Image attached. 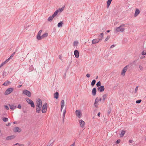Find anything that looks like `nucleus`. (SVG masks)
I'll list each match as a JSON object with an SVG mask.
<instances>
[{
	"instance_id": "nucleus-27",
	"label": "nucleus",
	"mask_w": 146,
	"mask_h": 146,
	"mask_svg": "<svg viewBox=\"0 0 146 146\" xmlns=\"http://www.w3.org/2000/svg\"><path fill=\"white\" fill-rule=\"evenodd\" d=\"M104 33H102L100 34V35H99V37L100 38L101 40H102L104 38Z\"/></svg>"
},
{
	"instance_id": "nucleus-33",
	"label": "nucleus",
	"mask_w": 146,
	"mask_h": 146,
	"mask_svg": "<svg viewBox=\"0 0 146 146\" xmlns=\"http://www.w3.org/2000/svg\"><path fill=\"white\" fill-rule=\"evenodd\" d=\"M2 119L4 122H5L7 121L8 120V119L7 118L3 117L2 118Z\"/></svg>"
},
{
	"instance_id": "nucleus-18",
	"label": "nucleus",
	"mask_w": 146,
	"mask_h": 146,
	"mask_svg": "<svg viewBox=\"0 0 146 146\" xmlns=\"http://www.w3.org/2000/svg\"><path fill=\"white\" fill-rule=\"evenodd\" d=\"M15 136L14 135H11L7 137L6 138L7 140H11L15 138Z\"/></svg>"
},
{
	"instance_id": "nucleus-54",
	"label": "nucleus",
	"mask_w": 146,
	"mask_h": 146,
	"mask_svg": "<svg viewBox=\"0 0 146 146\" xmlns=\"http://www.w3.org/2000/svg\"><path fill=\"white\" fill-rule=\"evenodd\" d=\"M100 112L98 113L97 115L99 117L100 116Z\"/></svg>"
},
{
	"instance_id": "nucleus-62",
	"label": "nucleus",
	"mask_w": 146,
	"mask_h": 146,
	"mask_svg": "<svg viewBox=\"0 0 146 146\" xmlns=\"http://www.w3.org/2000/svg\"><path fill=\"white\" fill-rule=\"evenodd\" d=\"M99 101H101L102 100V98H100L99 100H98Z\"/></svg>"
},
{
	"instance_id": "nucleus-11",
	"label": "nucleus",
	"mask_w": 146,
	"mask_h": 146,
	"mask_svg": "<svg viewBox=\"0 0 146 146\" xmlns=\"http://www.w3.org/2000/svg\"><path fill=\"white\" fill-rule=\"evenodd\" d=\"M128 65H127L125 66L123 69L122 70V71L121 73V74L123 75H125V73L126 71L127 70V66H128Z\"/></svg>"
},
{
	"instance_id": "nucleus-31",
	"label": "nucleus",
	"mask_w": 146,
	"mask_h": 146,
	"mask_svg": "<svg viewBox=\"0 0 146 146\" xmlns=\"http://www.w3.org/2000/svg\"><path fill=\"white\" fill-rule=\"evenodd\" d=\"M63 24V23L62 21H60L58 23L57 26L59 27H60L62 26Z\"/></svg>"
},
{
	"instance_id": "nucleus-7",
	"label": "nucleus",
	"mask_w": 146,
	"mask_h": 146,
	"mask_svg": "<svg viewBox=\"0 0 146 146\" xmlns=\"http://www.w3.org/2000/svg\"><path fill=\"white\" fill-rule=\"evenodd\" d=\"M125 28H121L120 26L116 27L115 29V31L116 33L119 32H123L125 30Z\"/></svg>"
},
{
	"instance_id": "nucleus-51",
	"label": "nucleus",
	"mask_w": 146,
	"mask_h": 146,
	"mask_svg": "<svg viewBox=\"0 0 146 146\" xmlns=\"http://www.w3.org/2000/svg\"><path fill=\"white\" fill-rule=\"evenodd\" d=\"M115 46V45L113 44L111 45L110 47V48H113Z\"/></svg>"
},
{
	"instance_id": "nucleus-14",
	"label": "nucleus",
	"mask_w": 146,
	"mask_h": 146,
	"mask_svg": "<svg viewBox=\"0 0 146 146\" xmlns=\"http://www.w3.org/2000/svg\"><path fill=\"white\" fill-rule=\"evenodd\" d=\"M13 131H14L15 132H20L21 131V129L19 127H16L14 128Z\"/></svg>"
},
{
	"instance_id": "nucleus-50",
	"label": "nucleus",
	"mask_w": 146,
	"mask_h": 146,
	"mask_svg": "<svg viewBox=\"0 0 146 146\" xmlns=\"http://www.w3.org/2000/svg\"><path fill=\"white\" fill-rule=\"evenodd\" d=\"M139 68L141 70H143V67L141 65H139Z\"/></svg>"
},
{
	"instance_id": "nucleus-23",
	"label": "nucleus",
	"mask_w": 146,
	"mask_h": 146,
	"mask_svg": "<svg viewBox=\"0 0 146 146\" xmlns=\"http://www.w3.org/2000/svg\"><path fill=\"white\" fill-rule=\"evenodd\" d=\"M59 93L58 92H56L54 94V98L56 99H58V98Z\"/></svg>"
},
{
	"instance_id": "nucleus-36",
	"label": "nucleus",
	"mask_w": 146,
	"mask_h": 146,
	"mask_svg": "<svg viewBox=\"0 0 146 146\" xmlns=\"http://www.w3.org/2000/svg\"><path fill=\"white\" fill-rule=\"evenodd\" d=\"M66 112V110L65 109L63 111V115H62V118H64L65 117V114Z\"/></svg>"
},
{
	"instance_id": "nucleus-60",
	"label": "nucleus",
	"mask_w": 146,
	"mask_h": 146,
	"mask_svg": "<svg viewBox=\"0 0 146 146\" xmlns=\"http://www.w3.org/2000/svg\"><path fill=\"white\" fill-rule=\"evenodd\" d=\"M110 30H107V31H106V32L107 33H109V32H110Z\"/></svg>"
},
{
	"instance_id": "nucleus-24",
	"label": "nucleus",
	"mask_w": 146,
	"mask_h": 146,
	"mask_svg": "<svg viewBox=\"0 0 146 146\" xmlns=\"http://www.w3.org/2000/svg\"><path fill=\"white\" fill-rule=\"evenodd\" d=\"M98 102L99 100L98 99V98H96L95 99V102L94 104V106L96 108L98 106L96 105V104L98 103Z\"/></svg>"
},
{
	"instance_id": "nucleus-12",
	"label": "nucleus",
	"mask_w": 146,
	"mask_h": 146,
	"mask_svg": "<svg viewBox=\"0 0 146 146\" xmlns=\"http://www.w3.org/2000/svg\"><path fill=\"white\" fill-rule=\"evenodd\" d=\"M42 30H41L39 31L38 32V34L37 35V38L38 40H41V36L40 35L42 32Z\"/></svg>"
},
{
	"instance_id": "nucleus-40",
	"label": "nucleus",
	"mask_w": 146,
	"mask_h": 146,
	"mask_svg": "<svg viewBox=\"0 0 146 146\" xmlns=\"http://www.w3.org/2000/svg\"><path fill=\"white\" fill-rule=\"evenodd\" d=\"M33 69V65L29 67V70L30 71H32Z\"/></svg>"
},
{
	"instance_id": "nucleus-56",
	"label": "nucleus",
	"mask_w": 146,
	"mask_h": 146,
	"mask_svg": "<svg viewBox=\"0 0 146 146\" xmlns=\"http://www.w3.org/2000/svg\"><path fill=\"white\" fill-rule=\"evenodd\" d=\"M20 145V144H19V143H16L15 144L13 145L15 146V145Z\"/></svg>"
},
{
	"instance_id": "nucleus-32",
	"label": "nucleus",
	"mask_w": 146,
	"mask_h": 146,
	"mask_svg": "<svg viewBox=\"0 0 146 146\" xmlns=\"http://www.w3.org/2000/svg\"><path fill=\"white\" fill-rule=\"evenodd\" d=\"M96 82V80H93L92 81L91 83V85L92 86H93L95 85Z\"/></svg>"
},
{
	"instance_id": "nucleus-63",
	"label": "nucleus",
	"mask_w": 146,
	"mask_h": 146,
	"mask_svg": "<svg viewBox=\"0 0 146 146\" xmlns=\"http://www.w3.org/2000/svg\"><path fill=\"white\" fill-rule=\"evenodd\" d=\"M98 78V76H97L96 78V79H97Z\"/></svg>"
},
{
	"instance_id": "nucleus-22",
	"label": "nucleus",
	"mask_w": 146,
	"mask_h": 146,
	"mask_svg": "<svg viewBox=\"0 0 146 146\" xmlns=\"http://www.w3.org/2000/svg\"><path fill=\"white\" fill-rule=\"evenodd\" d=\"M9 61V59H6L5 61L4 62H3L0 65V68L3 66V65H5V64H6L7 62H8Z\"/></svg>"
},
{
	"instance_id": "nucleus-5",
	"label": "nucleus",
	"mask_w": 146,
	"mask_h": 146,
	"mask_svg": "<svg viewBox=\"0 0 146 146\" xmlns=\"http://www.w3.org/2000/svg\"><path fill=\"white\" fill-rule=\"evenodd\" d=\"M23 94L27 95L29 97H30L31 96V92L27 90H24L23 91Z\"/></svg>"
},
{
	"instance_id": "nucleus-37",
	"label": "nucleus",
	"mask_w": 146,
	"mask_h": 146,
	"mask_svg": "<svg viewBox=\"0 0 146 146\" xmlns=\"http://www.w3.org/2000/svg\"><path fill=\"white\" fill-rule=\"evenodd\" d=\"M6 72L5 71H3V72L2 76L3 77L6 75Z\"/></svg>"
},
{
	"instance_id": "nucleus-64",
	"label": "nucleus",
	"mask_w": 146,
	"mask_h": 146,
	"mask_svg": "<svg viewBox=\"0 0 146 146\" xmlns=\"http://www.w3.org/2000/svg\"><path fill=\"white\" fill-rule=\"evenodd\" d=\"M23 111L24 113H26L27 112V111H26L23 110Z\"/></svg>"
},
{
	"instance_id": "nucleus-9",
	"label": "nucleus",
	"mask_w": 146,
	"mask_h": 146,
	"mask_svg": "<svg viewBox=\"0 0 146 146\" xmlns=\"http://www.w3.org/2000/svg\"><path fill=\"white\" fill-rule=\"evenodd\" d=\"M79 123L81 127L83 128L85 126V123L82 119H80L79 120Z\"/></svg>"
},
{
	"instance_id": "nucleus-52",
	"label": "nucleus",
	"mask_w": 146,
	"mask_h": 146,
	"mask_svg": "<svg viewBox=\"0 0 146 146\" xmlns=\"http://www.w3.org/2000/svg\"><path fill=\"white\" fill-rule=\"evenodd\" d=\"M133 140H130L129 141V142L130 143H131L133 142Z\"/></svg>"
},
{
	"instance_id": "nucleus-59",
	"label": "nucleus",
	"mask_w": 146,
	"mask_h": 146,
	"mask_svg": "<svg viewBox=\"0 0 146 146\" xmlns=\"http://www.w3.org/2000/svg\"><path fill=\"white\" fill-rule=\"evenodd\" d=\"M22 86V85H19L18 86H17V88H20V87H21Z\"/></svg>"
},
{
	"instance_id": "nucleus-41",
	"label": "nucleus",
	"mask_w": 146,
	"mask_h": 146,
	"mask_svg": "<svg viewBox=\"0 0 146 146\" xmlns=\"http://www.w3.org/2000/svg\"><path fill=\"white\" fill-rule=\"evenodd\" d=\"M141 100H138L137 101H136V103L137 104H139L141 102Z\"/></svg>"
},
{
	"instance_id": "nucleus-58",
	"label": "nucleus",
	"mask_w": 146,
	"mask_h": 146,
	"mask_svg": "<svg viewBox=\"0 0 146 146\" xmlns=\"http://www.w3.org/2000/svg\"><path fill=\"white\" fill-rule=\"evenodd\" d=\"M62 56L61 55H59V57L60 59H61L62 58Z\"/></svg>"
},
{
	"instance_id": "nucleus-13",
	"label": "nucleus",
	"mask_w": 146,
	"mask_h": 146,
	"mask_svg": "<svg viewBox=\"0 0 146 146\" xmlns=\"http://www.w3.org/2000/svg\"><path fill=\"white\" fill-rule=\"evenodd\" d=\"M74 55L76 58H78L79 56V53L77 50H76L74 51Z\"/></svg>"
},
{
	"instance_id": "nucleus-30",
	"label": "nucleus",
	"mask_w": 146,
	"mask_h": 146,
	"mask_svg": "<svg viewBox=\"0 0 146 146\" xmlns=\"http://www.w3.org/2000/svg\"><path fill=\"white\" fill-rule=\"evenodd\" d=\"M54 18V17H53L52 16H50L48 18L47 20L48 21L51 22L52 21Z\"/></svg>"
},
{
	"instance_id": "nucleus-34",
	"label": "nucleus",
	"mask_w": 146,
	"mask_h": 146,
	"mask_svg": "<svg viewBox=\"0 0 146 146\" xmlns=\"http://www.w3.org/2000/svg\"><path fill=\"white\" fill-rule=\"evenodd\" d=\"M107 96L108 94H105L103 95L102 97L103 101H104L105 99H106V97Z\"/></svg>"
},
{
	"instance_id": "nucleus-6",
	"label": "nucleus",
	"mask_w": 146,
	"mask_h": 146,
	"mask_svg": "<svg viewBox=\"0 0 146 146\" xmlns=\"http://www.w3.org/2000/svg\"><path fill=\"white\" fill-rule=\"evenodd\" d=\"M76 116L79 118H80L82 116V113L80 110H77L75 111Z\"/></svg>"
},
{
	"instance_id": "nucleus-1",
	"label": "nucleus",
	"mask_w": 146,
	"mask_h": 146,
	"mask_svg": "<svg viewBox=\"0 0 146 146\" xmlns=\"http://www.w3.org/2000/svg\"><path fill=\"white\" fill-rule=\"evenodd\" d=\"M42 102L41 100L38 98L36 101V112L39 113L40 112L41 109Z\"/></svg>"
},
{
	"instance_id": "nucleus-49",
	"label": "nucleus",
	"mask_w": 146,
	"mask_h": 146,
	"mask_svg": "<svg viewBox=\"0 0 146 146\" xmlns=\"http://www.w3.org/2000/svg\"><path fill=\"white\" fill-rule=\"evenodd\" d=\"M121 28L123 27H124L125 26V24H122V25H121L120 26H119Z\"/></svg>"
},
{
	"instance_id": "nucleus-38",
	"label": "nucleus",
	"mask_w": 146,
	"mask_h": 146,
	"mask_svg": "<svg viewBox=\"0 0 146 146\" xmlns=\"http://www.w3.org/2000/svg\"><path fill=\"white\" fill-rule=\"evenodd\" d=\"M78 42L77 41H74L73 43L74 45L75 46L78 45Z\"/></svg>"
},
{
	"instance_id": "nucleus-44",
	"label": "nucleus",
	"mask_w": 146,
	"mask_h": 146,
	"mask_svg": "<svg viewBox=\"0 0 146 146\" xmlns=\"http://www.w3.org/2000/svg\"><path fill=\"white\" fill-rule=\"evenodd\" d=\"M4 107L7 110H9V108L8 106L5 105L4 106Z\"/></svg>"
},
{
	"instance_id": "nucleus-8",
	"label": "nucleus",
	"mask_w": 146,
	"mask_h": 146,
	"mask_svg": "<svg viewBox=\"0 0 146 146\" xmlns=\"http://www.w3.org/2000/svg\"><path fill=\"white\" fill-rule=\"evenodd\" d=\"M102 40L101 39L99 38H96L93 39L92 40V43L93 44H95L98 43L100 41Z\"/></svg>"
},
{
	"instance_id": "nucleus-48",
	"label": "nucleus",
	"mask_w": 146,
	"mask_h": 146,
	"mask_svg": "<svg viewBox=\"0 0 146 146\" xmlns=\"http://www.w3.org/2000/svg\"><path fill=\"white\" fill-rule=\"evenodd\" d=\"M142 55H146V52H145L144 51H143L142 52Z\"/></svg>"
},
{
	"instance_id": "nucleus-28",
	"label": "nucleus",
	"mask_w": 146,
	"mask_h": 146,
	"mask_svg": "<svg viewBox=\"0 0 146 146\" xmlns=\"http://www.w3.org/2000/svg\"><path fill=\"white\" fill-rule=\"evenodd\" d=\"M125 131L124 130H122L120 134V136L121 137H123L125 133Z\"/></svg>"
},
{
	"instance_id": "nucleus-47",
	"label": "nucleus",
	"mask_w": 146,
	"mask_h": 146,
	"mask_svg": "<svg viewBox=\"0 0 146 146\" xmlns=\"http://www.w3.org/2000/svg\"><path fill=\"white\" fill-rule=\"evenodd\" d=\"M120 142V140L119 139L117 140L116 141V143L117 144H118Z\"/></svg>"
},
{
	"instance_id": "nucleus-39",
	"label": "nucleus",
	"mask_w": 146,
	"mask_h": 146,
	"mask_svg": "<svg viewBox=\"0 0 146 146\" xmlns=\"http://www.w3.org/2000/svg\"><path fill=\"white\" fill-rule=\"evenodd\" d=\"M64 7H62L61 8H59V10H58L60 12H61L64 10Z\"/></svg>"
},
{
	"instance_id": "nucleus-57",
	"label": "nucleus",
	"mask_w": 146,
	"mask_h": 146,
	"mask_svg": "<svg viewBox=\"0 0 146 146\" xmlns=\"http://www.w3.org/2000/svg\"><path fill=\"white\" fill-rule=\"evenodd\" d=\"M53 142L51 143L49 145V146H52L53 144Z\"/></svg>"
},
{
	"instance_id": "nucleus-29",
	"label": "nucleus",
	"mask_w": 146,
	"mask_h": 146,
	"mask_svg": "<svg viewBox=\"0 0 146 146\" xmlns=\"http://www.w3.org/2000/svg\"><path fill=\"white\" fill-rule=\"evenodd\" d=\"M17 51V49H16V50H15V52H13L12 54L11 55V56H10V57L8 59H9V60L15 54V53H16V52Z\"/></svg>"
},
{
	"instance_id": "nucleus-21",
	"label": "nucleus",
	"mask_w": 146,
	"mask_h": 146,
	"mask_svg": "<svg viewBox=\"0 0 146 146\" xmlns=\"http://www.w3.org/2000/svg\"><path fill=\"white\" fill-rule=\"evenodd\" d=\"M10 82L8 80L6 81L3 84V85L4 86H7L9 84H10Z\"/></svg>"
},
{
	"instance_id": "nucleus-25",
	"label": "nucleus",
	"mask_w": 146,
	"mask_h": 146,
	"mask_svg": "<svg viewBox=\"0 0 146 146\" xmlns=\"http://www.w3.org/2000/svg\"><path fill=\"white\" fill-rule=\"evenodd\" d=\"M112 0H108L107 1V7L108 8Z\"/></svg>"
},
{
	"instance_id": "nucleus-26",
	"label": "nucleus",
	"mask_w": 146,
	"mask_h": 146,
	"mask_svg": "<svg viewBox=\"0 0 146 146\" xmlns=\"http://www.w3.org/2000/svg\"><path fill=\"white\" fill-rule=\"evenodd\" d=\"M59 12V11L58 10H56L54 13V14L52 15V16L53 17H55L58 14Z\"/></svg>"
},
{
	"instance_id": "nucleus-10",
	"label": "nucleus",
	"mask_w": 146,
	"mask_h": 146,
	"mask_svg": "<svg viewBox=\"0 0 146 146\" xmlns=\"http://www.w3.org/2000/svg\"><path fill=\"white\" fill-rule=\"evenodd\" d=\"M97 90L100 92H103L105 90L104 87V86H101L97 88Z\"/></svg>"
},
{
	"instance_id": "nucleus-19",
	"label": "nucleus",
	"mask_w": 146,
	"mask_h": 146,
	"mask_svg": "<svg viewBox=\"0 0 146 146\" xmlns=\"http://www.w3.org/2000/svg\"><path fill=\"white\" fill-rule=\"evenodd\" d=\"M96 88H93L92 92V94L93 96H95L96 95Z\"/></svg>"
},
{
	"instance_id": "nucleus-53",
	"label": "nucleus",
	"mask_w": 146,
	"mask_h": 146,
	"mask_svg": "<svg viewBox=\"0 0 146 146\" xmlns=\"http://www.w3.org/2000/svg\"><path fill=\"white\" fill-rule=\"evenodd\" d=\"M11 125V123H8L7 124H6L7 126H9Z\"/></svg>"
},
{
	"instance_id": "nucleus-46",
	"label": "nucleus",
	"mask_w": 146,
	"mask_h": 146,
	"mask_svg": "<svg viewBox=\"0 0 146 146\" xmlns=\"http://www.w3.org/2000/svg\"><path fill=\"white\" fill-rule=\"evenodd\" d=\"M17 108L19 109H21V106L20 104H19Z\"/></svg>"
},
{
	"instance_id": "nucleus-15",
	"label": "nucleus",
	"mask_w": 146,
	"mask_h": 146,
	"mask_svg": "<svg viewBox=\"0 0 146 146\" xmlns=\"http://www.w3.org/2000/svg\"><path fill=\"white\" fill-rule=\"evenodd\" d=\"M140 11L139 10L137 9H136L135 11V12L134 16L135 17H137L140 13Z\"/></svg>"
},
{
	"instance_id": "nucleus-17",
	"label": "nucleus",
	"mask_w": 146,
	"mask_h": 146,
	"mask_svg": "<svg viewBox=\"0 0 146 146\" xmlns=\"http://www.w3.org/2000/svg\"><path fill=\"white\" fill-rule=\"evenodd\" d=\"M64 100H62L61 102V108L60 110L61 111L64 106Z\"/></svg>"
},
{
	"instance_id": "nucleus-20",
	"label": "nucleus",
	"mask_w": 146,
	"mask_h": 146,
	"mask_svg": "<svg viewBox=\"0 0 146 146\" xmlns=\"http://www.w3.org/2000/svg\"><path fill=\"white\" fill-rule=\"evenodd\" d=\"M48 35V33H44L41 36V40L42 38H43L44 37H46Z\"/></svg>"
},
{
	"instance_id": "nucleus-61",
	"label": "nucleus",
	"mask_w": 146,
	"mask_h": 146,
	"mask_svg": "<svg viewBox=\"0 0 146 146\" xmlns=\"http://www.w3.org/2000/svg\"><path fill=\"white\" fill-rule=\"evenodd\" d=\"M19 146H24V145L23 144H20L19 145Z\"/></svg>"
},
{
	"instance_id": "nucleus-45",
	"label": "nucleus",
	"mask_w": 146,
	"mask_h": 146,
	"mask_svg": "<svg viewBox=\"0 0 146 146\" xmlns=\"http://www.w3.org/2000/svg\"><path fill=\"white\" fill-rule=\"evenodd\" d=\"M90 75L89 74H87L86 75V76L87 77L89 78L90 77Z\"/></svg>"
},
{
	"instance_id": "nucleus-4",
	"label": "nucleus",
	"mask_w": 146,
	"mask_h": 146,
	"mask_svg": "<svg viewBox=\"0 0 146 146\" xmlns=\"http://www.w3.org/2000/svg\"><path fill=\"white\" fill-rule=\"evenodd\" d=\"M13 90V88H8L5 91L4 94L7 95L10 94Z\"/></svg>"
},
{
	"instance_id": "nucleus-42",
	"label": "nucleus",
	"mask_w": 146,
	"mask_h": 146,
	"mask_svg": "<svg viewBox=\"0 0 146 146\" xmlns=\"http://www.w3.org/2000/svg\"><path fill=\"white\" fill-rule=\"evenodd\" d=\"M110 36H108L107 37L105 38V41H107L108 39H109L110 38Z\"/></svg>"
},
{
	"instance_id": "nucleus-2",
	"label": "nucleus",
	"mask_w": 146,
	"mask_h": 146,
	"mask_svg": "<svg viewBox=\"0 0 146 146\" xmlns=\"http://www.w3.org/2000/svg\"><path fill=\"white\" fill-rule=\"evenodd\" d=\"M47 103H45L43 105L41 110L42 113H44L46 112L47 109Z\"/></svg>"
},
{
	"instance_id": "nucleus-16",
	"label": "nucleus",
	"mask_w": 146,
	"mask_h": 146,
	"mask_svg": "<svg viewBox=\"0 0 146 146\" xmlns=\"http://www.w3.org/2000/svg\"><path fill=\"white\" fill-rule=\"evenodd\" d=\"M9 106L10 107V109L12 110H14L16 108V106H15L13 105H10L9 104Z\"/></svg>"
},
{
	"instance_id": "nucleus-3",
	"label": "nucleus",
	"mask_w": 146,
	"mask_h": 146,
	"mask_svg": "<svg viewBox=\"0 0 146 146\" xmlns=\"http://www.w3.org/2000/svg\"><path fill=\"white\" fill-rule=\"evenodd\" d=\"M26 101L28 103L30 104L31 107L34 108L35 106L33 102L31 100H30L29 98H27L26 99Z\"/></svg>"
},
{
	"instance_id": "nucleus-43",
	"label": "nucleus",
	"mask_w": 146,
	"mask_h": 146,
	"mask_svg": "<svg viewBox=\"0 0 146 146\" xmlns=\"http://www.w3.org/2000/svg\"><path fill=\"white\" fill-rule=\"evenodd\" d=\"M138 86H137L135 88V93H136L137 92V91L138 90Z\"/></svg>"
},
{
	"instance_id": "nucleus-55",
	"label": "nucleus",
	"mask_w": 146,
	"mask_h": 146,
	"mask_svg": "<svg viewBox=\"0 0 146 146\" xmlns=\"http://www.w3.org/2000/svg\"><path fill=\"white\" fill-rule=\"evenodd\" d=\"M71 145L72 146H75V143L74 142L73 143H72V144Z\"/></svg>"
},
{
	"instance_id": "nucleus-35",
	"label": "nucleus",
	"mask_w": 146,
	"mask_h": 146,
	"mask_svg": "<svg viewBox=\"0 0 146 146\" xmlns=\"http://www.w3.org/2000/svg\"><path fill=\"white\" fill-rule=\"evenodd\" d=\"M96 85L98 87H99L100 86H101V83L100 81H99L98 82L96 83Z\"/></svg>"
}]
</instances>
